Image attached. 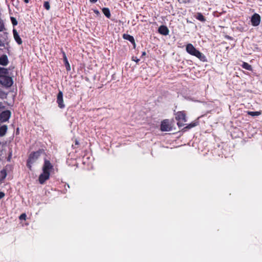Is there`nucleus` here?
I'll return each mask as SVG.
<instances>
[{"label": "nucleus", "mask_w": 262, "mask_h": 262, "mask_svg": "<svg viewBox=\"0 0 262 262\" xmlns=\"http://www.w3.org/2000/svg\"><path fill=\"white\" fill-rule=\"evenodd\" d=\"M133 60L135 61L136 62H138L139 61V59L137 58V57H133L132 58Z\"/></svg>", "instance_id": "25"}, {"label": "nucleus", "mask_w": 262, "mask_h": 262, "mask_svg": "<svg viewBox=\"0 0 262 262\" xmlns=\"http://www.w3.org/2000/svg\"><path fill=\"white\" fill-rule=\"evenodd\" d=\"M3 24L0 22V31L3 30Z\"/></svg>", "instance_id": "27"}, {"label": "nucleus", "mask_w": 262, "mask_h": 262, "mask_svg": "<svg viewBox=\"0 0 262 262\" xmlns=\"http://www.w3.org/2000/svg\"><path fill=\"white\" fill-rule=\"evenodd\" d=\"M242 67L248 70H251L252 69L251 66L246 62H243L242 64Z\"/></svg>", "instance_id": "19"}, {"label": "nucleus", "mask_w": 262, "mask_h": 262, "mask_svg": "<svg viewBox=\"0 0 262 262\" xmlns=\"http://www.w3.org/2000/svg\"><path fill=\"white\" fill-rule=\"evenodd\" d=\"M176 119L178 121V125L182 126L186 122V114L184 112H179L176 114Z\"/></svg>", "instance_id": "4"}, {"label": "nucleus", "mask_w": 262, "mask_h": 262, "mask_svg": "<svg viewBox=\"0 0 262 262\" xmlns=\"http://www.w3.org/2000/svg\"><path fill=\"white\" fill-rule=\"evenodd\" d=\"M11 20H12V23L13 24V25H16L17 24V22L16 21V20L13 18V17H11Z\"/></svg>", "instance_id": "23"}, {"label": "nucleus", "mask_w": 262, "mask_h": 262, "mask_svg": "<svg viewBox=\"0 0 262 262\" xmlns=\"http://www.w3.org/2000/svg\"><path fill=\"white\" fill-rule=\"evenodd\" d=\"M63 58L66 69L68 71H70L71 70L70 65L68 61L67 56L64 53H63Z\"/></svg>", "instance_id": "15"}, {"label": "nucleus", "mask_w": 262, "mask_h": 262, "mask_svg": "<svg viewBox=\"0 0 262 262\" xmlns=\"http://www.w3.org/2000/svg\"><path fill=\"white\" fill-rule=\"evenodd\" d=\"M13 36H14V38L15 40V41L19 44V45H20L22 43V41H21V38H20L18 33L17 32V31L15 30H13Z\"/></svg>", "instance_id": "12"}, {"label": "nucleus", "mask_w": 262, "mask_h": 262, "mask_svg": "<svg viewBox=\"0 0 262 262\" xmlns=\"http://www.w3.org/2000/svg\"><path fill=\"white\" fill-rule=\"evenodd\" d=\"M57 103H58L59 107L60 108L64 107L65 105L63 102V93L60 91H59L57 96Z\"/></svg>", "instance_id": "7"}, {"label": "nucleus", "mask_w": 262, "mask_h": 262, "mask_svg": "<svg viewBox=\"0 0 262 262\" xmlns=\"http://www.w3.org/2000/svg\"><path fill=\"white\" fill-rule=\"evenodd\" d=\"M7 130V126L6 125H3L0 127V136H4Z\"/></svg>", "instance_id": "14"}, {"label": "nucleus", "mask_w": 262, "mask_h": 262, "mask_svg": "<svg viewBox=\"0 0 262 262\" xmlns=\"http://www.w3.org/2000/svg\"><path fill=\"white\" fill-rule=\"evenodd\" d=\"M8 70L6 72L0 73V84L6 87H10L13 84V80L11 77L7 76Z\"/></svg>", "instance_id": "3"}, {"label": "nucleus", "mask_w": 262, "mask_h": 262, "mask_svg": "<svg viewBox=\"0 0 262 262\" xmlns=\"http://www.w3.org/2000/svg\"><path fill=\"white\" fill-rule=\"evenodd\" d=\"M43 6L47 10H49L50 8V4L48 2H45Z\"/></svg>", "instance_id": "21"}, {"label": "nucleus", "mask_w": 262, "mask_h": 262, "mask_svg": "<svg viewBox=\"0 0 262 262\" xmlns=\"http://www.w3.org/2000/svg\"><path fill=\"white\" fill-rule=\"evenodd\" d=\"M247 113L248 115L252 116H259L261 114L260 112H250L248 111L247 112Z\"/></svg>", "instance_id": "17"}, {"label": "nucleus", "mask_w": 262, "mask_h": 262, "mask_svg": "<svg viewBox=\"0 0 262 262\" xmlns=\"http://www.w3.org/2000/svg\"><path fill=\"white\" fill-rule=\"evenodd\" d=\"M24 2L26 3H28L29 2V0H24Z\"/></svg>", "instance_id": "29"}, {"label": "nucleus", "mask_w": 262, "mask_h": 262, "mask_svg": "<svg viewBox=\"0 0 262 262\" xmlns=\"http://www.w3.org/2000/svg\"><path fill=\"white\" fill-rule=\"evenodd\" d=\"M8 63V57L6 55H3L0 57V64L2 66H7Z\"/></svg>", "instance_id": "11"}, {"label": "nucleus", "mask_w": 262, "mask_h": 262, "mask_svg": "<svg viewBox=\"0 0 262 262\" xmlns=\"http://www.w3.org/2000/svg\"><path fill=\"white\" fill-rule=\"evenodd\" d=\"M11 116V112L9 111H5L0 114V119L2 122H6L9 120Z\"/></svg>", "instance_id": "8"}, {"label": "nucleus", "mask_w": 262, "mask_h": 262, "mask_svg": "<svg viewBox=\"0 0 262 262\" xmlns=\"http://www.w3.org/2000/svg\"><path fill=\"white\" fill-rule=\"evenodd\" d=\"M40 155V152L37 151L32 154L29 158L28 161L27 166L31 169V164L35 161Z\"/></svg>", "instance_id": "5"}, {"label": "nucleus", "mask_w": 262, "mask_h": 262, "mask_svg": "<svg viewBox=\"0 0 262 262\" xmlns=\"http://www.w3.org/2000/svg\"><path fill=\"white\" fill-rule=\"evenodd\" d=\"M103 14L107 17L110 18L111 16L110 11L108 8H104L102 9Z\"/></svg>", "instance_id": "16"}, {"label": "nucleus", "mask_w": 262, "mask_h": 262, "mask_svg": "<svg viewBox=\"0 0 262 262\" xmlns=\"http://www.w3.org/2000/svg\"><path fill=\"white\" fill-rule=\"evenodd\" d=\"M186 50L189 54L194 56L202 61L206 60V57L199 51L196 50L191 43H188L186 47Z\"/></svg>", "instance_id": "2"}, {"label": "nucleus", "mask_w": 262, "mask_h": 262, "mask_svg": "<svg viewBox=\"0 0 262 262\" xmlns=\"http://www.w3.org/2000/svg\"><path fill=\"white\" fill-rule=\"evenodd\" d=\"M5 196V193L3 192H0V199H2Z\"/></svg>", "instance_id": "26"}, {"label": "nucleus", "mask_w": 262, "mask_h": 262, "mask_svg": "<svg viewBox=\"0 0 262 262\" xmlns=\"http://www.w3.org/2000/svg\"><path fill=\"white\" fill-rule=\"evenodd\" d=\"M260 21V16L256 13L254 14L251 18V23H252V25L254 26H257L259 24Z\"/></svg>", "instance_id": "9"}, {"label": "nucleus", "mask_w": 262, "mask_h": 262, "mask_svg": "<svg viewBox=\"0 0 262 262\" xmlns=\"http://www.w3.org/2000/svg\"><path fill=\"white\" fill-rule=\"evenodd\" d=\"M146 54V53L145 52H143L142 53V55H145Z\"/></svg>", "instance_id": "30"}, {"label": "nucleus", "mask_w": 262, "mask_h": 262, "mask_svg": "<svg viewBox=\"0 0 262 262\" xmlns=\"http://www.w3.org/2000/svg\"><path fill=\"white\" fill-rule=\"evenodd\" d=\"M52 168L51 163L48 161L45 162L43 166V172L39 176V181L40 184H43L45 181L48 180L50 177V170Z\"/></svg>", "instance_id": "1"}, {"label": "nucleus", "mask_w": 262, "mask_h": 262, "mask_svg": "<svg viewBox=\"0 0 262 262\" xmlns=\"http://www.w3.org/2000/svg\"><path fill=\"white\" fill-rule=\"evenodd\" d=\"M159 32L164 35H166L169 33L168 28L164 26H161L159 28Z\"/></svg>", "instance_id": "10"}, {"label": "nucleus", "mask_w": 262, "mask_h": 262, "mask_svg": "<svg viewBox=\"0 0 262 262\" xmlns=\"http://www.w3.org/2000/svg\"><path fill=\"white\" fill-rule=\"evenodd\" d=\"M6 72V69H5V68H1L0 67V73H5Z\"/></svg>", "instance_id": "24"}, {"label": "nucleus", "mask_w": 262, "mask_h": 262, "mask_svg": "<svg viewBox=\"0 0 262 262\" xmlns=\"http://www.w3.org/2000/svg\"><path fill=\"white\" fill-rule=\"evenodd\" d=\"M90 1L92 3H96L97 0H90Z\"/></svg>", "instance_id": "28"}, {"label": "nucleus", "mask_w": 262, "mask_h": 262, "mask_svg": "<svg viewBox=\"0 0 262 262\" xmlns=\"http://www.w3.org/2000/svg\"><path fill=\"white\" fill-rule=\"evenodd\" d=\"M171 129V126L168 120L163 121L161 125V130L163 132H168Z\"/></svg>", "instance_id": "6"}, {"label": "nucleus", "mask_w": 262, "mask_h": 262, "mask_svg": "<svg viewBox=\"0 0 262 262\" xmlns=\"http://www.w3.org/2000/svg\"><path fill=\"white\" fill-rule=\"evenodd\" d=\"M196 125H197V123H196V122H193V123H190V124H188V125L186 127V128L190 129V128H192V127H194V126H196Z\"/></svg>", "instance_id": "20"}, {"label": "nucleus", "mask_w": 262, "mask_h": 262, "mask_svg": "<svg viewBox=\"0 0 262 262\" xmlns=\"http://www.w3.org/2000/svg\"><path fill=\"white\" fill-rule=\"evenodd\" d=\"M196 18L201 21H205V19L204 18V17L203 16V15L201 14V13H198L197 14V15L196 16Z\"/></svg>", "instance_id": "18"}, {"label": "nucleus", "mask_w": 262, "mask_h": 262, "mask_svg": "<svg viewBox=\"0 0 262 262\" xmlns=\"http://www.w3.org/2000/svg\"><path fill=\"white\" fill-rule=\"evenodd\" d=\"M123 38L130 41L134 45V47L135 46V41L134 37L132 36H130L128 34H124Z\"/></svg>", "instance_id": "13"}, {"label": "nucleus", "mask_w": 262, "mask_h": 262, "mask_svg": "<svg viewBox=\"0 0 262 262\" xmlns=\"http://www.w3.org/2000/svg\"><path fill=\"white\" fill-rule=\"evenodd\" d=\"M26 215L25 213L21 214L19 216L20 220H26Z\"/></svg>", "instance_id": "22"}]
</instances>
